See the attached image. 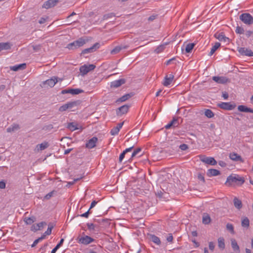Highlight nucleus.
I'll return each instance as SVG.
<instances>
[{"mask_svg": "<svg viewBox=\"0 0 253 253\" xmlns=\"http://www.w3.org/2000/svg\"><path fill=\"white\" fill-rule=\"evenodd\" d=\"M156 194L157 197L161 198H162L163 195L164 194V193H162L161 191H160V192H158Z\"/></svg>", "mask_w": 253, "mask_h": 253, "instance_id": "64", "label": "nucleus"}, {"mask_svg": "<svg viewBox=\"0 0 253 253\" xmlns=\"http://www.w3.org/2000/svg\"><path fill=\"white\" fill-rule=\"evenodd\" d=\"M172 123L173 122H170L169 123L165 126V128L167 129L170 128L171 126H173Z\"/></svg>", "mask_w": 253, "mask_h": 253, "instance_id": "59", "label": "nucleus"}, {"mask_svg": "<svg viewBox=\"0 0 253 253\" xmlns=\"http://www.w3.org/2000/svg\"><path fill=\"white\" fill-rule=\"evenodd\" d=\"M173 78L174 76L172 74L167 75L165 78L163 85L165 86H168L171 83Z\"/></svg>", "mask_w": 253, "mask_h": 253, "instance_id": "18", "label": "nucleus"}, {"mask_svg": "<svg viewBox=\"0 0 253 253\" xmlns=\"http://www.w3.org/2000/svg\"><path fill=\"white\" fill-rule=\"evenodd\" d=\"M238 110L242 112H250L253 113V109L248 108L245 105H239L238 107Z\"/></svg>", "mask_w": 253, "mask_h": 253, "instance_id": "24", "label": "nucleus"}, {"mask_svg": "<svg viewBox=\"0 0 253 253\" xmlns=\"http://www.w3.org/2000/svg\"><path fill=\"white\" fill-rule=\"evenodd\" d=\"M58 2V0H48L43 3L42 7L48 9L54 6Z\"/></svg>", "mask_w": 253, "mask_h": 253, "instance_id": "12", "label": "nucleus"}, {"mask_svg": "<svg viewBox=\"0 0 253 253\" xmlns=\"http://www.w3.org/2000/svg\"><path fill=\"white\" fill-rule=\"evenodd\" d=\"M20 128L19 125L16 124H14L12 125L11 126L8 127L6 129V131L7 132H14L18 130Z\"/></svg>", "mask_w": 253, "mask_h": 253, "instance_id": "27", "label": "nucleus"}, {"mask_svg": "<svg viewBox=\"0 0 253 253\" xmlns=\"http://www.w3.org/2000/svg\"><path fill=\"white\" fill-rule=\"evenodd\" d=\"M97 202L95 201H93L91 203V205H90V208L89 209L90 210L91 209L93 208L94 207H95V206L97 204Z\"/></svg>", "mask_w": 253, "mask_h": 253, "instance_id": "60", "label": "nucleus"}, {"mask_svg": "<svg viewBox=\"0 0 253 253\" xmlns=\"http://www.w3.org/2000/svg\"><path fill=\"white\" fill-rule=\"evenodd\" d=\"M88 40L84 38H81L78 39L76 41H74L73 42L69 43L67 48L69 49H75L80 47L83 46L86 42H87Z\"/></svg>", "mask_w": 253, "mask_h": 253, "instance_id": "2", "label": "nucleus"}, {"mask_svg": "<svg viewBox=\"0 0 253 253\" xmlns=\"http://www.w3.org/2000/svg\"><path fill=\"white\" fill-rule=\"evenodd\" d=\"M53 191L49 192L44 196V199L46 200L49 199L53 196Z\"/></svg>", "mask_w": 253, "mask_h": 253, "instance_id": "53", "label": "nucleus"}, {"mask_svg": "<svg viewBox=\"0 0 253 253\" xmlns=\"http://www.w3.org/2000/svg\"><path fill=\"white\" fill-rule=\"evenodd\" d=\"M26 64L25 63H23L11 66L10 69L12 71H17L18 70L24 69L26 68Z\"/></svg>", "mask_w": 253, "mask_h": 253, "instance_id": "20", "label": "nucleus"}, {"mask_svg": "<svg viewBox=\"0 0 253 253\" xmlns=\"http://www.w3.org/2000/svg\"><path fill=\"white\" fill-rule=\"evenodd\" d=\"M233 203L235 207L238 210H240L242 207V201L236 197L233 199Z\"/></svg>", "mask_w": 253, "mask_h": 253, "instance_id": "26", "label": "nucleus"}, {"mask_svg": "<svg viewBox=\"0 0 253 253\" xmlns=\"http://www.w3.org/2000/svg\"><path fill=\"white\" fill-rule=\"evenodd\" d=\"M53 228V226L52 225H49L47 230L43 233V234L42 236L43 237L44 239L46 235H50Z\"/></svg>", "mask_w": 253, "mask_h": 253, "instance_id": "39", "label": "nucleus"}, {"mask_svg": "<svg viewBox=\"0 0 253 253\" xmlns=\"http://www.w3.org/2000/svg\"><path fill=\"white\" fill-rule=\"evenodd\" d=\"M222 96L224 98V99H227L228 98V94L226 92H223Z\"/></svg>", "mask_w": 253, "mask_h": 253, "instance_id": "57", "label": "nucleus"}, {"mask_svg": "<svg viewBox=\"0 0 253 253\" xmlns=\"http://www.w3.org/2000/svg\"><path fill=\"white\" fill-rule=\"evenodd\" d=\"M67 109H68V106L66 103L59 107V111L60 112H64Z\"/></svg>", "mask_w": 253, "mask_h": 253, "instance_id": "49", "label": "nucleus"}, {"mask_svg": "<svg viewBox=\"0 0 253 253\" xmlns=\"http://www.w3.org/2000/svg\"><path fill=\"white\" fill-rule=\"evenodd\" d=\"M126 81L124 79H119L118 80L114 81L111 83V86L112 87H118L121 85L124 84Z\"/></svg>", "mask_w": 253, "mask_h": 253, "instance_id": "16", "label": "nucleus"}, {"mask_svg": "<svg viewBox=\"0 0 253 253\" xmlns=\"http://www.w3.org/2000/svg\"><path fill=\"white\" fill-rule=\"evenodd\" d=\"M149 236L150 240L154 243L156 244L157 245H161V242L160 238L158 237L153 234H150Z\"/></svg>", "mask_w": 253, "mask_h": 253, "instance_id": "21", "label": "nucleus"}, {"mask_svg": "<svg viewBox=\"0 0 253 253\" xmlns=\"http://www.w3.org/2000/svg\"><path fill=\"white\" fill-rule=\"evenodd\" d=\"M99 47V44L98 43H95L91 47L87 48L83 50L82 52V54H85L88 53L93 52L96 50V49Z\"/></svg>", "mask_w": 253, "mask_h": 253, "instance_id": "11", "label": "nucleus"}, {"mask_svg": "<svg viewBox=\"0 0 253 253\" xmlns=\"http://www.w3.org/2000/svg\"><path fill=\"white\" fill-rule=\"evenodd\" d=\"M231 246L234 251H237L238 253L240 252L239 247L235 239H231Z\"/></svg>", "mask_w": 253, "mask_h": 253, "instance_id": "29", "label": "nucleus"}, {"mask_svg": "<svg viewBox=\"0 0 253 253\" xmlns=\"http://www.w3.org/2000/svg\"><path fill=\"white\" fill-rule=\"evenodd\" d=\"M229 158L232 160L235 161L243 162V159L242 157L240 155L235 153H230L229 155Z\"/></svg>", "mask_w": 253, "mask_h": 253, "instance_id": "23", "label": "nucleus"}, {"mask_svg": "<svg viewBox=\"0 0 253 253\" xmlns=\"http://www.w3.org/2000/svg\"><path fill=\"white\" fill-rule=\"evenodd\" d=\"M212 80L216 83L221 84H225L229 82V80L224 76H213Z\"/></svg>", "mask_w": 253, "mask_h": 253, "instance_id": "10", "label": "nucleus"}, {"mask_svg": "<svg viewBox=\"0 0 253 253\" xmlns=\"http://www.w3.org/2000/svg\"><path fill=\"white\" fill-rule=\"evenodd\" d=\"M95 68V66L93 64L84 65L80 67V71L81 75L84 76L89 72L93 70Z\"/></svg>", "mask_w": 253, "mask_h": 253, "instance_id": "4", "label": "nucleus"}, {"mask_svg": "<svg viewBox=\"0 0 253 253\" xmlns=\"http://www.w3.org/2000/svg\"><path fill=\"white\" fill-rule=\"evenodd\" d=\"M195 46L194 43H189L185 45V51L187 53H190L191 52L192 49Z\"/></svg>", "mask_w": 253, "mask_h": 253, "instance_id": "35", "label": "nucleus"}, {"mask_svg": "<svg viewBox=\"0 0 253 253\" xmlns=\"http://www.w3.org/2000/svg\"><path fill=\"white\" fill-rule=\"evenodd\" d=\"M126 153L123 151L120 155L119 156V162L120 163H122L123 160L124 159V158H125V156L126 155Z\"/></svg>", "mask_w": 253, "mask_h": 253, "instance_id": "52", "label": "nucleus"}, {"mask_svg": "<svg viewBox=\"0 0 253 253\" xmlns=\"http://www.w3.org/2000/svg\"><path fill=\"white\" fill-rule=\"evenodd\" d=\"M141 151V149L140 148H138L132 152L131 156V158L132 159L135 157L139 152Z\"/></svg>", "mask_w": 253, "mask_h": 253, "instance_id": "42", "label": "nucleus"}, {"mask_svg": "<svg viewBox=\"0 0 253 253\" xmlns=\"http://www.w3.org/2000/svg\"><path fill=\"white\" fill-rule=\"evenodd\" d=\"M11 44L9 42H0V51L3 50H7L10 49L11 46Z\"/></svg>", "mask_w": 253, "mask_h": 253, "instance_id": "28", "label": "nucleus"}, {"mask_svg": "<svg viewBox=\"0 0 253 253\" xmlns=\"http://www.w3.org/2000/svg\"><path fill=\"white\" fill-rule=\"evenodd\" d=\"M87 228L90 231H95L96 229L98 227V225L92 223H87L86 224Z\"/></svg>", "mask_w": 253, "mask_h": 253, "instance_id": "36", "label": "nucleus"}, {"mask_svg": "<svg viewBox=\"0 0 253 253\" xmlns=\"http://www.w3.org/2000/svg\"><path fill=\"white\" fill-rule=\"evenodd\" d=\"M132 96V95L131 94H126L122 96L121 97L119 98L117 102H124L127 100H128L129 98H130Z\"/></svg>", "mask_w": 253, "mask_h": 253, "instance_id": "32", "label": "nucleus"}, {"mask_svg": "<svg viewBox=\"0 0 253 253\" xmlns=\"http://www.w3.org/2000/svg\"><path fill=\"white\" fill-rule=\"evenodd\" d=\"M43 239H44V237L41 236V237L39 238L38 239L35 240L33 243V244L32 245V247H34L36 246L37 244H38L40 241H42Z\"/></svg>", "mask_w": 253, "mask_h": 253, "instance_id": "46", "label": "nucleus"}, {"mask_svg": "<svg viewBox=\"0 0 253 253\" xmlns=\"http://www.w3.org/2000/svg\"><path fill=\"white\" fill-rule=\"evenodd\" d=\"M78 242L80 244L84 245H88L94 241V239L91 237L85 235L83 237H78L77 239Z\"/></svg>", "mask_w": 253, "mask_h": 253, "instance_id": "5", "label": "nucleus"}, {"mask_svg": "<svg viewBox=\"0 0 253 253\" xmlns=\"http://www.w3.org/2000/svg\"><path fill=\"white\" fill-rule=\"evenodd\" d=\"M253 34V32L251 31H248L246 33V35L247 37H250Z\"/></svg>", "mask_w": 253, "mask_h": 253, "instance_id": "63", "label": "nucleus"}, {"mask_svg": "<svg viewBox=\"0 0 253 253\" xmlns=\"http://www.w3.org/2000/svg\"><path fill=\"white\" fill-rule=\"evenodd\" d=\"M238 51L242 55H245L249 57L253 56V52L248 48L245 47H240L238 48Z\"/></svg>", "mask_w": 253, "mask_h": 253, "instance_id": "9", "label": "nucleus"}, {"mask_svg": "<svg viewBox=\"0 0 253 253\" xmlns=\"http://www.w3.org/2000/svg\"><path fill=\"white\" fill-rule=\"evenodd\" d=\"M209 249L211 251H213L214 250L215 245L212 242H210L209 243Z\"/></svg>", "mask_w": 253, "mask_h": 253, "instance_id": "54", "label": "nucleus"}, {"mask_svg": "<svg viewBox=\"0 0 253 253\" xmlns=\"http://www.w3.org/2000/svg\"><path fill=\"white\" fill-rule=\"evenodd\" d=\"M207 175L208 176H214L220 174V171L216 169H209L208 170Z\"/></svg>", "mask_w": 253, "mask_h": 253, "instance_id": "22", "label": "nucleus"}, {"mask_svg": "<svg viewBox=\"0 0 253 253\" xmlns=\"http://www.w3.org/2000/svg\"><path fill=\"white\" fill-rule=\"evenodd\" d=\"M97 140L98 138L96 137H93L86 143V147L89 149L94 148L96 146Z\"/></svg>", "mask_w": 253, "mask_h": 253, "instance_id": "13", "label": "nucleus"}, {"mask_svg": "<svg viewBox=\"0 0 253 253\" xmlns=\"http://www.w3.org/2000/svg\"><path fill=\"white\" fill-rule=\"evenodd\" d=\"M167 240L168 241V242H171L172 241L173 236L171 234H170L169 236L167 237Z\"/></svg>", "mask_w": 253, "mask_h": 253, "instance_id": "56", "label": "nucleus"}, {"mask_svg": "<svg viewBox=\"0 0 253 253\" xmlns=\"http://www.w3.org/2000/svg\"><path fill=\"white\" fill-rule=\"evenodd\" d=\"M200 160L202 162L211 166H214L217 164V162L213 157L203 156L200 157Z\"/></svg>", "mask_w": 253, "mask_h": 253, "instance_id": "6", "label": "nucleus"}, {"mask_svg": "<svg viewBox=\"0 0 253 253\" xmlns=\"http://www.w3.org/2000/svg\"><path fill=\"white\" fill-rule=\"evenodd\" d=\"M227 229L231 233L233 234L234 233V227L232 224L227 223L226 225Z\"/></svg>", "mask_w": 253, "mask_h": 253, "instance_id": "43", "label": "nucleus"}, {"mask_svg": "<svg viewBox=\"0 0 253 253\" xmlns=\"http://www.w3.org/2000/svg\"><path fill=\"white\" fill-rule=\"evenodd\" d=\"M89 211H90V209H89L86 212H85V213L81 214L80 216L81 217H85V218H87L88 217V215H89Z\"/></svg>", "mask_w": 253, "mask_h": 253, "instance_id": "55", "label": "nucleus"}, {"mask_svg": "<svg viewBox=\"0 0 253 253\" xmlns=\"http://www.w3.org/2000/svg\"><path fill=\"white\" fill-rule=\"evenodd\" d=\"M46 224L45 222H41L37 224L33 225L31 227V230L33 231H37L41 230L44 225Z\"/></svg>", "mask_w": 253, "mask_h": 253, "instance_id": "17", "label": "nucleus"}, {"mask_svg": "<svg viewBox=\"0 0 253 253\" xmlns=\"http://www.w3.org/2000/svg\"><path fill=\"white\" fill-rule=\"evenodd\" d=\"M64 242V239H61L59 242V243L56 246V247H58V249H59L60 246L62 245L63 243Z\"/></svg>", "mask_w": 253, "mask_h": 253, "instance_id": "61", "label": "nucleus"}, {"mask_svg": "<svg viewBox=\"0 0 253 253\" xmlns=\"http://www.w3.org/2000/svg\"><path fill=\"white\" fill-rule=\"evenodd\" d=\"M218 246L222 250L225 248L224 239L223 237H219L218 239Z\"/></svg>", "mask_w": 253, "mask_h": 253, "instance_id": "34", "label": "nucleus"}, {"mask_svg": "<svg viewBox=\"0 0 253 253\" xmlns=\"http://www.w3.org/2000/svg\"><path fill=\"white\" fill-rule=\"evenodd\" d=\"M58 82L57 78L55 77H52L51 78L46 80L43 84L47 85L50 87H53L56 83Z\"/></svg>", "mask_w": 253, "mask_h": 253, "instance_id": "14", "label": "nucleus"}, {"mask_svg": "<svg viewBox=\"0 0 253 253\" xmlns=\"http://www.w3.org/2000/svg\"><path fill=\"white\" fill-rule=\"evenodd\" d=\"M48 147V144L46 142H44L37 146L38 150H43Z\"/></svg>", "mask_w": 253, "mask_h": 253, "instance_id": "37", "label": "nucleus"}, {"mask_svg": "<svg viewBox=\"0 0 253 253\" xmlns=\"http://www.w3.org/2000/svg\"><path fill=\"white\" fill-rule=\"evenodd\" d=\"M205 115L209 118H211L214 116V114L211 110L206 109L205 111Z\"/></svg>", "mask_w": 253, "mask_h": 253, "instance_id": "38", "label": "nucleus"}, {"mask_svg": "<svg viewBox=\"0 0 253 253\" xmlns=\"http://www.w3.org/2000/svg\"><path fill=\"white\" fill-rule=\"evenodd\" d=\"M66 104L68 106V109H71L77 105V102H76V101L69 102L67 103Z\"/></svg>", "mask_w": 253, "mask_h": 253, "instance_id": "47", "label": "nucleus"}, {"mask_svg": "<svg viewBox=\"0 0 253 253\" xmlns=\"http://www.w3.org/2000/svg\"><path fill=\"white\" fill-rule=\"evenodd\" d=\"M122 49V47L120 46H117L116 47H115L114 49H113L111 51V53L112 54H117L118 53H119L121 50Z\"/></svg>", "mask_w": 253, "mask_h": 253, "instance_id": "40", "label": "nucleus"}, {"mask_svg": "<svg viewBox=\"0 0 253 253\" xmlns=\"http://www.w3.org/2000/svg\"><path fill=\"white\" fill-rule=\"evenodd\" d=\"M24 221L27 224L30 225V224H32L35 221V217H31L26 218L25 219Z\"/></svg>", "mask_w": 253, "mask_h": 253, "instance_id": "41", "label": "nucleus"}, {"mask_svg": "<svg viewBox=\"0 0 253 253\" xmlns=\"http://www.w3.org/2000/svg\"><path fill=\"white\" fill-rule=\"evenodd\" d=\"M164 45H160L158 47H157V48L155 49V52L157 53H160L164 50Z\"/></svg>", "mask_w": 253, "mask_h": 253, "instance_id": "48", "label": "nucleus"}, {"mask_svg": "<svg viewBox=\"0 0 253 253\" xmlns=\"http://www.w3.org/2000/svg\"><path fill=\"white\" fill-rule=\"evenodd\" d=\"M67 127L72 131L78 129L77 124L75 123H69L68 124Z\"/></svg>", "mask_w": 253, "mask_h": 253, "instance_id": "33", "label": "nucleus"}, {"mask_svg": "<svg viewBox=\"0 0 253 253\" xmlns=\"http://www.w3.org/2000/svg\"><path fill=\"white\" fill-rule=\"evenodd\" d=\"M214 37L220 41L226 42L229 41V38L226 37L222 33L219 34L216 33L214 35Z\"/></svg>", "mask_w": 253, "mask_h": 253, "instance_id": "19", "label": "nucleus"}, {"mask_svg": "<svg viewBox=\"0 0 253 253\" xmlns=\"http://www.w3.org/2000/svg\"><path fill=\"white\" fill-rule=\"evenodd\" d=\"M236 33L239 34H243L244 33V29L239 26H237L236 29Z\"/></svg>", "mask_w": 253, "mask_h": 253, "instance_id": "45", "label": "nucleus"}, {"mask_svg": "<svg viewBox=\"0 0 253 253\" xmlns=\"http://www.w3.org/2000/svg\"><path fill=\"white\" fill-rule=\"evenodd\" d=\"M179 148L182 151H185L188 148V146L186 144H182L179 146Z\"/></svg>", "mask_w": 253, "mask_h": 253, "instance_id": "51", "label": "nucleus"}, {"mask_svg": "<svg viewBox=\"0 0 253 253\" xmlns=\"http://www.w3.org/2000/svg\"><path fill=\"white\" fill-rule=\"evenodd\" d=\"M84 91L82 89L79 88H71L68 89H64L61 91V94H64L66 93H70L73 95L79 94L83 92Z\"/></svg>", "mask_w": 253, "mask_h": 253, "instance_id": "8", "label": "nucleus"}, {"mask_svg": "<svg viewBox=\"0 0 253 253\" xmlns=\"http://www.w3.org/2000/svg\"><path fill=\"white\" fill-rule=\"evenodd\" d=\"M217 105L220 108L226 110H232L236 107L235 104H231L230 102H221L218 103Z\"/></svg>", "mask_w": 253, "mask_h": 253, "instance_id": "7", "label": "nucleus"}, {"mask_svg": "<svg viewBox=\"0 0 253 253\" xmlns=\"http://www.w3.org/2000/svg\"><path fill=\"white\" fill-rule=\"evenodd\" d=\"M5 187V183L3 181H0V189H4Z\"/></svg>", "mask_w": 253, "mask_h": 253, "instance_id": "58", "label": "nucleus"}, {"mask_svg": "<svg viewBox=\"0 0 253 253\" xmlns=\"http://www.w3.org/2000/svg\"><path fill=\"white\" fill-rule=\"evenodd\" d=\"M220 43L219 42H216L215 43L214 45L212 47L211 49V51L209 53V55L211 56L214 52L217 49V48L220 47Z\"/></svg>", "mask_w": 253, "mask_h": 253, "instance_id": "31", "label": "nucleus"}, {"mask_svg": "<svg viewBox=\"0 0 253 253\" xmlns=\"http://www.w3.org/2000/svg\"><path fill=\"white\" fill-rule=\"evenodd\" d=\"M211 219L210 215L207 213H204L203 216L202 221L205 224H208L211 222Z\"/></svg>", "mask_w": 253, "mask_h": 253, "instance_id": "30", "label": "nucleus"}, {"mask_svg": "<svg viewBox=\"0 0 253 253\" xmlns=\"http://www.w3.org/2000/svg\"><path fill=\"white\" fill-rule=\"evenodd\" d=\"M171 122H173L172 125L173 127H176L179 125L178 119L173 118Z\"/></svg>", "mask_w": 253, "mask_h": 253, "instance_id": "50", "label": "nucleus"}, {"mask_svg": "<svg viewBox=\"0 0 253 253\" xmlns=\"http://www.w3.org/2000/svg\"><path fill=\"white\" fill-rule=\"evenodd\" d=\"M129 106L127 105H123L118 108L117 111V114L119 116H121L123 114H126L127 112Z\"/></svg>", "mask_w": 253, "mask_h": 253, "instance_id": "15", "label": "nucleus"}, {"mask_svg": "<svg viewBox=\"0 0 253 253\" xmlns=\"http://www.w3.org/2000/svg\"><path fill=\"white\" fill-rule=\"evenodd\" d=\"M244 182L245 180L243 177L237 174H232L227 177L225 184L228 186L234 184L241 185Z\"/></svg>", "mask_w": 253, "mask_h": 253, "instance_id": "1", "label": "nucleus"}, {"mask_svg": "<svg viewBox=\"0 0 253 253\" xmlns=\"http://www.w3.org/2000/svg\"><path fill=\"white\" fill-rule=\"evenodd\" d=\"M242 226L248 228L250 226V220L247 217H243L241 220Z\"/></svg>", "mask_w": 253, "mask_h": 253, "instance_id": "25", "label": "nucleus"}, {"mask_svg": "<svg viewBox=\"0 0 253 253\" xmlns=\"http://www.w3.org/2000/svg\"><path fill=\"white\" fill-rule=\"evenodd\" d=\"M119 131L118 128L114 127L111 130L110 133L112 135H115L119 133Z\"/></svg>", "mask_w": 253, "mask_h": 253, "instance_id": "44", "label": "nucleus"}, {"mask_svg": "<svg viewBox=\"0 0 253 253\" xmlns=\"http://www.w3.org/2000/svg\"><path fill=\"white\" fill-rule=\"evenodd\" d=\"M124 124V122L119 123L117 125V126H116L117 128H118V129L120 130V129L122 127Z\"/></svg>", "mask_w": 253, "mask_h": 253, "instance_id": "62", "label": "nucleus"}, {"mask_svg": "<svg viewBox=\"0 0 253 253\" xmlns=\"http://www.w3.org/2000/svg\"><path fill=\"white\" fill-rule=\"evenodd\" d=\"M240 19L246 25H250L253 23V17L249 13L242 14Z\"/></svg>", "mask_w": 253, "mask_h": 253, "instance_id": "3", "label": "nucleus"}]
</instances>
